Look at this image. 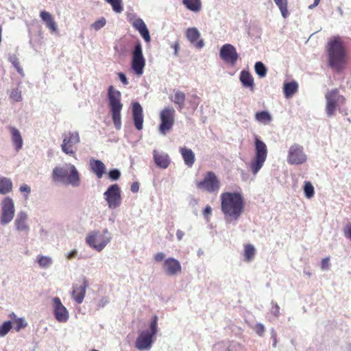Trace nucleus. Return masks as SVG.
<instances>
[{
	"mask_svg": "<svg viewBox=\"0 0 351 351\" xmlns=\"http://www.w3.org/2000/svg\"><path fill=\"white\" fill-rule=\"evenodd\" d=\"M162 269L168 276H177L182 272L180 263L176 258L169 257L164 260Z\"/></svg>",
	"mask_w": 351,
	"mask_h": 351,
	"instance_id": "nucleus-17",
	"label": "nucleus"
},
{
	"mask_svg": "<svg viewBox=\"0 0 351 351\" xmlns=\"http://www.w3.org/2000/svg\"><path fill=\"white\" fill-rule=\"evenodd\" d=\"M40 17L45 22L46 26L52 32H56L58 31V26L55 22L52 15L47 11H42L40 13Z\"/></svg>",
	"mask_w": 351,
	"mask_h": 351,
	"instance_id": "nucleus-27",
	"label": "nucleus"
},
{
	"mask_svg": "<svg viewBox=\"0 0 351 351\" xmlns=\"http://www.w3.org/2000/svg\"><path fill=\"white\" fill-rule=\"evenodd\" d=\"M183 4L191 11L197 12L201 10L200 0H182Z\"/></svg>",
	"mask_w": 351,
	"mask_h": 351,
	"instance_id": "nucleus-32",
	"label": "nucleus"
},
{
	"mask_svg": "<svg viewBox=\"0 0 351 351\" xmlns=\"http://www.w3.org/2000/svg\"><path fill=\"white\" fill-rule=\"evenodd\" d=\"M176 111L171 106L165 107L160 113L161 123L159 126L160 133L165 135L173 127L175 122Z\"/></svg>",
	"mask_w": 351,
	"mask_h": 351,
	"instance_id": "nucleus-12",
	"label": "nucleus"
},
{
	"mask_svg": "<svg viewBox=\"0 0 351 351\" xmlns=\"http://www.w3.org/2000/svg\"><path fill=\"white\" fill-rule=\"evenodd\" d=\"M109 178L112 180H117L119 178L121 173L118 169H112L108 173Z\"/></svg>",
	"mask_w": 351,
	"mask_h": 351,
	"instance_id": "nucleus-48",
	"label": "nucleus"
},
{
	"mask_svg": "<svg viewBox=\"0 0 351 351\" xmlns=\"http://www.w3.org/2000/svg\"><path fill=\"white\" fill-rule=\"evenodd\" d=\"M274 314L276 316H278L279 314H280V307H279V306L278 304H275L274 306Z\"/></svg>",
	"mask_w": 351,
	"mask_h": 351,
	"instance_id": "nucleus-59",
	"label": "nucleus"
},
{
	"mask_svg": "<svg viewBox=\"0 0 351 351\" xmlns=\"http://www.w3.org/2000/svg\"><path fill=\"white\" fill-rule=\"evenodd\" d=\"M108 302H109L108 298L106 297H103L102 298H101L99 300L98 304H97V307L98 308H104L107 304H108Z\"/></svg>",
	"mask_w": 351,
	"mask_h": 351,
	"instance_id": "nucleus-51",
	"label": "nucleus"
},
{
	"mask_svg": "<svg viewBox=\"0 0 351 351\" xmlns=\"http://www.w3.org/2000/svg\"><path fill=\"white\" fill-rule=\"evenodd\" d=\"M28 214L24 210L19 211L14 219V227L16 232L27 234L30 230L28 223Z\"/></svg>",
	"mask_w": 351,
	"mask_h": 351,
	"instance_id": "nucleus-18",
	"label": "nucleus"
},
{
	"mask_svg": "<svg viewBox=\"0 0 351 351\" xmlns=\"http://www.w3.org/2000/svg\"><path fill=\"white\" fill-rule=\"evenodd\" d=\"M132 117L136 128L138 130H142L143 123V108L138 102L132 104Z\"/></svg>",
	"mask_w": 351,
	"mask_h": 351,
	"instance_id": "nucleus-22",
	"label": "nucleus"
},
{
	"mask_svg": "<svg viewBox=\"0 0 351 351\" xmlns=\"http://www.w3.org/2000/svg\"><path fill=\"white\" fill-rule=\"evenodd\" d=\"M145 66V60L143 54L141 43L135 45L134 49L132 54V69L137 75L143 73V69Z\"/></svg>",
	"mask_w": 351,
	"mask_h": 351,
	"instance_id": "nucleus-13",
	"label": "nucleus"
},
{
	"mask_svg": "<svg viewBox=\"0 0 351 351\" xmlns=\"http://www.w3.org/2000/svg\"><path fill=\"white\" fill-rule=\"evenodd\" d=\"M110 4L112 5L113 10L117 13H121L123 10L122 0H113Z\"/></svg>",
	"mask_w": 351,
	"mask_h": 351,
	"instance_id": "nucleus-43",
	"label": "nucleus"
},
{
	"mask_svg": "<svg viewBox=\"0 0 351 351\" xmlns=\"http://www.w3.org/2000/svg\"><path fill=\"white\" fill-rule=\"evenodd\" d=\"M319 1H320V0H314V3L312 5H310L308 6V8L313 9V8H315V6H317L319 4Z\"/></svg>",
	"mask_w": 351,
	"mask_h": 351,
	"instance_id": "nucleus-60",
	"label": "nucleus"
},
{
	"mask_svg": "<svg viewBox=\"0 0 351 351\" xmlns=\"http://www.w3.org/2000/svg\"><path fill=\"white\" fill-rule=\"evenodd\" d=\"M195 184L198 189L209 193L215 191L218 187L217 178L215 174L211 171L205 173L203 180L196 181Z\"/></svg>",
	"mask_w": 351,
	"mask_h": 351,
	"instance_id": "nucleus-15",
	"label": "nucleus"
},
{
	"mask_svg": "<svg viewBox=\"0 0 351 351\" xmlns=\"http://www.w3.org/2000/svg\"><path fill=\"white\" fill-rule=\"evenodd\" d=\"M326 100V112L328 116L335 115L337 107L339 104L345 103V97L339 94L337 88H334L325 95Z\"/></svg>",
	"mask_w": 351,
	"mask_h": 351,
	"instance_id": "nucleus-11",
	"label": "nucleus"
},
{
	"mask_svg": "<svg viewBox=\"0 0 351 351\" xmlns=\"http://www.w3.org/2000/svg\"><path fill=\"white\" fill-rule=\"evenodd\" d=\"M307 160L302 146L298 144L292 145L288 152L287 162L290 165H301Z\"/></svg>",
	"mask_w": 351,
	"mask_h": 351,
	"instance_id": "nucleus-14",
	"label": "nucleus"
},
{
	"mask_svg": "<svg viewBox=\"0 0 351 351\" xmlns=\"http://www.w3.org/2000/svg\"><path fill=\"white\" fill-rule=\"evenodd\" d=\"M221 208L225 220L231 223L236 221L244 211L245 202L239 192L223 193L221 195Z\"/></svg>",
	"mask_w": 351,
	"mask_h": 351,
	"instance_id": "nucleus-1",
	"label": "nucleus"
},
{
	"mask_svg": "<svg viewBox=\"0 0 351 351\" xmlns=\"http://www.w3.org/2000/svg\"><path fill=\"white\" fill-rule=\"evenodd\" d=\"M88 287L87 280L84 279L83 282L80 285H73V291L71 293V295L73 299L77 303H82L86 291V288Z\"/></svg>",
	"mask_w": 351,
	"mask_h": 351,
	"instance_id": "nucleus-21",
	"label": "nucleus"
},
{
	"mask_svg": "<svg viewBox=\"0 0 351 351\" xmlns=\"http://www.w3.org/2000/svg\"><path fill=\"white\" fill-rule=\"evenodd\" d=\"M228 351H233V346L229 347Z\"/></svg>",
	"mask_w": 351,
	"mask_h": 351,
	"instance_id": "nucleus-64",
	"label": "nucleus"
},
{
	"mask_svg": "<svg viewBox=\"0 0 351 351\" xmlns=\"http://www.w3.org/2000/svg\"><path fill=\"white\" fill-rule=\"evenodd\" d=\"M107 95L114 127L117 130H119L121 128V111L123 108V104L121 101V92L114 89L113 86H110L108 89Z\"/></svg>",
	"mask_w": 351,
	"mask_h": 351,
	"instance_id": "nucleus-5",
	"label": "nucleus"
},
{
	"mask_svg": "<svg viewBox=\"0 0 351 351\" xmlns=\"http://www.w3.org/2000/svg\"><path fill=\"white\" fill-rule=\"evenodd\" d=\"M212 213V208L210 206H206L205 209L203 211V215L205 219L208 221L209 215H211Z\"/></svg>",
	"mask_w": 351,
	"mask_h": 351,
	"instance_id": "nucleus-54",
	"label": "nucleus"
},
{
	"mask_svg": "<svg viewBox=\"0 0 351 351\" xmlns=\"http://www.w3.org/2000/svg\"><path fill=\"white\" fill-rule=\"evenodd\" d=\"M13 184L10 178L0 175V194L5 195L12 191Z\"/></svg>",
	"mask_w": 351,
	"mask_h": 351,
	"instance_id": "nucleus-28",
	"label": "nucleus"
},
{
	"mask_svg": "<svg viewBox=\"0 0 351 351\" xmlns=\"http://www.w3.org/2000/svg\"><path fill=\"white\" fill-rule=\"evenodd\" d=\"M90 170L97 176L98 178H101L106 173V166L104 163L97 159H90Z\"/></svg>",
	"mask_w": 351,
	"mask_h": 351,
	"instance_id": "nucleus-24",
	"label": "nucleus"
},
{
	"mask_svg": "<svg viewBox=\"0 0 351 351\" xmlns=\"http://www.w3.org/2000/svg\"><path fill=\"white\" fill-rule=\"evenodd\" d=\"M77 254H78L77 250H73L71 252L67 253L66 254V257L67 259L71 260V259L75 258L77 256Z\"/></svg>",
	"mask_w": 351,
	"mask_h": 351,
	"instance_id": "nucleus-55",
	"label": "nucleus"
},
{
	"mask_svg": "<svg viewBox=\"0 0 351 351\" xmlns=\"http://www.w3.org/2000/svg\"><path fill=\"white\" fill-rule=\"evenodd\" d=\"M173 48H174V54L176 56H178V48H179V45L178 43H176L173 45Z\"/></svg>",
	"mask_w": 351,
	"mask_h": 351,
	"instance_id": "nucleus-61",
	"label": "nucleus"
},
{
	"mask_svg": "<svg viewBox=\"0 0 351 351\" xmlns=\"http://www.w3.org/2000/svg\"><path fill=\"white\" fill-rule=\"evenodd\" d=\"M154 258L156 262H161L165 260V254L164 252H158L154 255Z\"/></svg>",
	"mask_w": 351,
	"mask_h": 351,
	"instance_id": "nucleus-53",
	"label": "nucleus"
},
{
	"mask_svg": "<svg viewBox=\"0 0 351 351\" xmlns=\"http://www.w3.org/2000/svg\"><path fill=\"white\" fill-rule=\"evenodd\" d=\"M119 79L121 80V82L124 84V85H128V79L125 76V75L123 73H119Z\"/></svg>",
	"mask_w": 351,
	"mask_h": 351,
	"instance_id": "nucleus-56",
	"label": "nucleus"
},
{
	"mask_svg": "<svg viewBox=\"0 0 351 351\" xmlns=\"http://www.w3.org/2000/svg\"><path fill=\"white\" fill-rule=\"evenodd\" d=\"M10 132L13 145L15 147L16 151L19 152L22 149L23 145V141L21 132L14 127H10Z\"/></svg>",
	"mask_w": 351,
	"mask_h": 351,
	"instance_id": "nucleus-25",
	"label": "nucleus"
},
{
	"mask_svg": "<svg viewBox=\"0 0 351 351\" xmlns=\"http://www.w3.org/2000/svg\"><path fill=\"white\" fill-rule=\"evenodd\" d=\"M343 232L345 237L351 240V223L346 225V226L344 228Z\"/></svg>",
	"mask_w": 351,
	"mask_h": 351,
	"instance_id": "nucleus-50",
	"label": "nucleus"
},
{
	"mask_svg": "<svg viewBox=\"0 0 351 351\" xmlns=\"http://www.w3.org/2000/svg\"><path fill=\"white\" fill-rule=\"evenodd\" d=\"M221 58L226 63L233 66L236 64L239 55L233 45L226 44L221 47Z\"/></svg>",
	"mask_w": 351,
	"mask_h": 351,
	"instance_id": "nucleus-19",
	"label": "nucleus"
},
{
	"mask_svg": "<svg viewBox=\"0 0 351 351\" xmlns=\"http://www.w3.org/2000/svg\"><path fill=\"white\" fill-rule=\"evenodd\" d=\"M10 98L14 101H21V91L18 88L13 89L10 94Z\"/></svg>",
	"mask_w": 351,
	"mask_h": 351,
	"instance_id": "nucleus-45",
	"label": "nucleus"
},
{
	"mask_svg": "<svg viewBox=\"0 0 351 351\" xmlns=\"http://www.w3.org/2000/svg\"><path fill=\"white\" fill-rule=\"evenodd\" d=\"M180 153L184 160V164L189 167H191L195 161V154L191 149L186 147L180 148Z\"/></svg>",
	"mask_w": 351,
	"mask_h": 351,
	"instance_id": "nucleus-26",
	"label": "nucleus"
},
{
	"mask_svg": "<svg viewBox=\"0 0 351 351\" xmlns=\"http://www.w3.org/2000/svg\"><path fill=\"white\" fill-rule=\"evenodd\" d=\"M326 50L328 66L338 73L343 71L347 66L348 58L342 38L339 36L331 38Z\"/></svg>",
	"mask_w": 351,
	"mask_h": 351,
	"instance_id": "nucleus-2",
	"label": "nucleus"
},
{
	"mask_svg": "<svg viewBox=\"0 0 351 351\" xmlns=\"http://www.w3.org/2000/svg\"><path fill=\"white\" fill-rule=\"evenodd\" d=\"M10 62L13 64L16 71L21 75H23V71L21 66H20L19 59L16 55H10L9 56Z\"/></svg>",
	"mask_w": 351,
	"mask_h": 351,
	"instance_id": "nucleus-41",
	"label": "nucleus"
},
{
	"mask_svg": "<svg viewBox=\"0 0 351 351\" xmlns=\"http://www.w3.org/2000/svg\"><path fill=\"white\" fill-rule=\"evenodd\" d=\"M304 191L307 198H311L314 195V187L310 182H304Z\"/></svg>",
	"mask_w": 351,
	"mask_h": 351,
	"instance_id": "nucleus-40",
	"label": "nucleus"
},
{
	"mask_svg": "<svg viewBox=\"0 0 351 351\" xmlns=\"http://www.w3.org/2000/svg\"><path fill=\"white\" fill-rule=\"evenodd\" d=\"M174 95L169 97L170 100L174 104L178 105L179 110H181L184 106V101L186 99V95L184 93L179 90H174Z\"/></svg>",
	"mask_w": 351,
	"mask_h": 351,
	"instance_id": "nucleus-29",
	"label": "nucleus"
},
{
	"mask_svg": "<svg viewBox=\"0 0 351 351\" xmlns=\"http://www.w3.org/2000/svg\"><path fill=\"white\" fill-rule=\"evenodd\" d=\"M202 254H203V251L199 249L198 251H197V255L199 256H201Z\"/></svg>",
	"mask_w": 351,
	"mask_h": 351,
	"instance_id": "nucleus-62",
	"label": "nucleus"
},
{
	"mask_svg": "<svg viewBox=\"0 0 351 351\" xmlns=\"http://www.w3.org/2000/svg\"><path fill=\"white\" fill-rule=\"evenodd\" d=\"M51 178L56 184L69 185L74 188L79 187L81 184L80 174L71 163L56 166L53 169Z\"/></svg>",
	"mask_w": 351,
	"mask_h": 351,
	"instance_id": "nucleus-3",
	"label": "nucleus"
},
{
	"mask_svg": "<svg viewBox=\"0 0 351 351\" xmlns=\"http://www.w3.org/2000/svg\"><path fill=\"white\" fill-rule=\"evenodd\" d=\"M254 330H255L256 333L257 335H258L259 336H263L265 331V326L262 324H260V323L256 324L254 326Z\"/></svg>",
	"mask_w": 351,
	"mask_h": 351,
	"instance_id": "nucleus-47",
	"label": "nucleus"
},
{
	"mask_svg": "<svg viewBox=\"0 0 351 351\" xmlns=\"http://www.w3.org/2000/svg\"><path fill=\"white\" fill-rule=\"evenodd\" d=\"M15 215L14 202L10 196H5L0 202V224L7 226Z\"/></svg>",
	"mask_w": 351,
	"mask_h": 351,
	"instance_id": "nucleus-8",
	"label": "nucleus"
},
{
	"mask_svg": "<svg viewBox=\"0 0 351 351\" xmlns=\"http://www.w3.org/2000/svg\"><path fill=\"white\" fill-rule=\"evenodd\" d=\"M199 36L200 34L197 28H189L186 31L187 38L197 49H201L204 46L203 40H199Z\"/></svg>",
	"mask_w": 351,
	"mask_h": 351,
	"instance_id": "nucleus-23",
	"label": "nucleus"
},
{
	"mask_svg": "<svg viewBox=\"0 0 351 351\" xmlns=\"http://www.w3.org/2000/svg\"><path fill=\"white\" fill-rule=\"evenodd\" d=\"M255 155L250 164V171L256 175L263 167L267 157V147L266 144L257 136L254 138Z\"/></svg>",
	"mask_w": 351,
	"mask_h": 351,
	"instance_id": "nucleus-7",
	"label": "nucleus"
},
{
	"mask_svg": "<svg viewBox=\"0 0 351 351\" xmlns=\"http://www.w3.org/2000/svg\"><path fill=\"white\" fill-rule=\"evenodd\" d=\"M184 236V232L181 230H177L176 237L178 241H181Z\"/></svg>",
	"mask_w": 351,
	"mask_h": 351,
	"instance_id": "nucleus-57",
	"label": "nucleus"
},
{
	"mask_svg": "<svg viewBox=\"0 0 351 351\" xmlns=\"http://www.w3.org/2000/svg\"><path fill=\"white\" fill-rule=\"evenodd\" d=\"M53 313L56 319L60 323H66L69 319V312L58 297L52 299Z\"/></svg>",
	"mask_w": 351,
	"mask_h": 351,
	"instance_id": "nucleus-16",
	"label": "nucleus"
},
{
	"mask_svg": "<svg viewBox=\"0 0 351 351\" xmlns=\"http://www.w3.org/2000/svg\"><path fill=\"white\" fill-rule=\"evenodd\" d=\"M153 159L156 165L162 169H167L171 163V158L169 154L157 149L153 150Z\"/></svg>",
	"mask_w": 351,
	"mask_h": 351,
	"instance_id": "nucleus-20",
	"label": "nucleus"
},
{
	"mask_svg": "<svg viewBox=\"0 0 351 351\" xmlns=\"http://www.w3.org/2000/svg\"><path fill=\"white\" fill-rule=\"evenodd\" d=\"M133 27L138 31V32L143 29L147 28V26L143 19L138 18L135 19L132 23Z\"/></svg>",
	"mask_w": 351,
	"mask_h": 351,
	"instance_id": "nucleus-42",
	"label": "nucleus"
},
{
	"mask_svg": "<svg viewBox=\"0 0 351 351\" xmlns=\"http://www.w3.org/2000/svg\"><path fill=\"white\" fill-rule=\"evenodd\" d=\"M104 198L106 200L109 209L114 210L119 208L122 202L121 191L117 184L108 186L104 193Z\"/></svg>",
	"mask_w": 351,
	"mask_h": 351,
	"instance_id": "nucleus-10",
	"label": "nucleus"
},
{
	"mask_svg": "<svg viewBox=\"0 0 351 351\" xmlns=\"http://www.w3.org/2000/svg\"><path fill=\"white\" fill-rule=\"evenodd\" d=\"M12 327V322L10 321L4 322L0 325V337H5Z\"/></svg>",
	"mask_w": 351,
	"mask_h": 351,
	"instance_id": "nucleus-38",
	"label": "nucleus"
},
{
	"mask_svg": "<svg viewBox=\"0 0 351 351\" xmlns=\"http://www.w3.org/2000/svg\"><path fill=\"white\" fill-rule=\"evenodd\" d=\"M112 239V233L106 228L102 231L99 230L90 231L86 234L85 241L91 249L100 252L111 242Z\"/></svg>",
	"mask_w": 351,
	"mask_h": 351,
	"instance_id": "nucleus-4",
	"label": "nucleus"
},
{
	"mask_svg": "<svg viewBox=\"0 0 351 351\" xmlns=\"http://www.w3.org/2000/svg\"><path fill=\"white\" fill-rule=\"evenodd\" d=\"M106 23V21L104 17H101L99 20L96 21L91 25V27L96 31L102 28Z\"/></svg>",
	"mask_w": 351,
	"mask_h": 351,
	"instance_id": "nucleus-44",
	"label": "nucleus"
},
{
	"mask_svg": "<svg viewBox=\"0 0 351 351\" xmlns=\"http://www.w3.org/2000/svg\"><path fill=\"white\" fill-rule=\"evenodd\" d=\"M61 149L66 154L73 156L77 151V145L80 142L79 132L77 131L64 132L62 135Z\"/></svg>",
	"mask_w": 351,
	"mask_h": 351,
	"instance_id": "nucleus-9",
	"label": "nucleus"
},
{
	"mask_svg": "<svg viewBox=\"0 0 351 351\" xmlns=\"http://www.w3.org/2000/svg\"><path fill=\"white\" fill-rule=\"evenodd\" d=\"M329 260L330 259L328 257H326V258H324L322 259V263H321V267L323 270H326L329 268V266H330Z\"/></svg>",
	"mask_w": 351,
	"mask_h": 351,
	"instance_id": "nucleus-52",
	"label": "nucleus"
},
{
	"mask_svg": "<svg viewBox=\"0 0 351 351\" xmlns=\"http://www.w3.org/2000/svg\"><path fill=\"white\" fill-rule=\"evenodd\" d=\"M255 119L260 123L268 124L271 122L272 117L267 111H261L256 113Z\"/></svg>",
	"mask_w": 351,
	"mask_h": 351,
	"instance_id": "nucleus-34",
	"label": "nucleus"
},
{
	"mask_svg": "<svg viewBox=\"0 0 351 351\" xmlns=\"http://www.w3.org/2000/svg\"><path fill=\"white\" fill-rule=\"evenodd\" d=\"M139 189V185H138V182H133L132 184L131 185V191L133 193H136L138 192Z\"/></svg>",
	"mask_w": 351,
	"mask_h": 351,
	"instance_id": "nucleus-58",
	"label": "nucleus"
},
{
	"mask_svg": "<svg viewBox=\"0 0 351 351\" xmlns=\"http://www.w3.org/2000/svg\"><path fill=\"white\" fill-rule=\"evenodd\" d=\"M256 250L252 244H246L244 246V257L247 262L251 261L255 255Z\"/></svg>",
	"mask_w": 351,
	"mask_h": 351,
	"instance_id": "nucleus-35",
	"label": "nucleus"
},
{
	"mask_svg": "<svg viewBox=\"0 0 351 351\" xmlns=\"http://www.w3.org/2000/svg\"><path fill=\"white\" fill-rule=\"evenodd\" d=\"M10 317H11V318H16V315H15L14 313H12L10 315Z\"/></svg>",
	"mask_w": 351,
	"mask_h": 351,
	"instance_id": "nucleus-63",
	"label": "nucleus"
},
{
	"mask_svg": "<svg viewBox=\"0 0 351 351\" xmlns=\"http://www.w3.org/2000/svg\"><path fill=\"white\" fill-rule=\"evenodd\" d=\"M276 4L279 8L281 14L284 18H286L288 15L287 10V0H274Z\"/></svg>",
	"mask_w": 351,
	"mask_h": 351,
	"instance_id": "nucleus-36",
	"label": "nucleus"
},
{
	"mask_svg": "<svg viewBox=\"0 0 351 351\" xmlns=\"http://www.w3.org/2000/svg\"><path fill=\"white\" fill-rule=\"evenodd\" d=\"M240 80L243 86L245 88H254V79L251 74L246 71H242L240 75Z\"/></svg>",
	"mask_w": 351,
	"mask_h": 351,
	"instance_id": "nucleus-30",
	"label": "nucleus"
},
{
	"mask_svg": "<svg viewBox=\"0 0 351 351\" xmlns=\"http://www.w3.org/2000/svg\"><path fill=\"white\" fill-rule=\"evenodd\" d=\"M27 324L25 319L23 317L16 318L14 322V328L16 331L19 332L22 328H24L27 326Z\"/></svg>",
	"mask_w": 351,
	"mask_h": 351,
	"instance_id": "nucleus-39",
	"label": "nucleus"
},
{
	"mask_svg": "<svg viewBox=\"0 0 351 351\" xmlns=\"http://www.w3.org/2000/svg\"><path fill=\"white\" fill-rule=\"evenodd\" d=\"M139 34H141V36L143 38V39L147 43H149L150 42L151 38H150L149 32L147 27L145 28V29H143V30L140 31Z\"/></svg>",
	"mask_w": 351,
	"mask_h": 351,
	"instance_id": "nucleus-49",
	"label": "nucleus"
},
{
	"mask_svg": "<svg viewBox=\"0 0 351 351\" xmlns=\"http://www.w3.org/2000/svg\"><path fill=\"white\" fill-rule=\"evenodd\" d=\"M158 332V317L155 315L149 324V330L139 332L135 341V347L141 350H149Z\"/></svg>",
	"mask_w": 351,
	"mask_h": 351,
	"instance_id": "nucleus-6",
	"label": "nucleus"
},
{
	"mask_svg": "<svg viewBox=\"0 0 351 351\" xmlns=\"http://www.w3.org/2000/svg\"><path fill=\"white\" fill-rule=\"evenodd\" d=\"M298 88L295 82L286 83L284 85V93L287 98L292 97L297 91Z\"/></svg>",
	"mask_w": 351,
	"mask_h": 351,
	"instance_id": "nucleus-31",
	"label": "nucleus"
},
{
	"mask_svg": "<svg viewBox=\"0 0 351 351\" xmlns=\"http://www.w3.org/2000/svg\"><path fill=\"white\" fill-rule=\"evenodd\" d=\"M19 191L23 194L24 198L27 199L31 193V188L29 185L23 184L19 187Z\"/></svg>",
	"mask_w": 351,
	"mask_h": 351,
	"instance_id": "nucleus-46",
	"label": "nucleus"
},
{
	"mask_svg": "<svg viewBox=\"0 0 351 351\" xmlns=\"http://www.w3.org/2000/svg\"><path fill=\"white\" fill-rule=\"evenodd\" d=\"M254 69H255V71H256V74L259 77H263L266 75L267 69H266L265 66L264 65V64L262 63L261 62H257L255 64Z\"/></svg>",
	"mask_w": 351,
	"mask_h": 351,
	"instance_id": "nucleus-37",
	"label": "nucleus"
},
{
	"mask_svg": "<svg viewBox=\"0 0 351 351\" xmlns=\"http://www.w3.org/2000/svg\"><path fill=\"white\" fill-rule=\"evenodd\" d=\"M36 262L41 268H49L53 263L51 257L48 256L38 255L36 258Z\"/></svg>",
	"mask_w": 351,
	"mask_h": 351,
	"instance_id": "nucleus-33",
	"label": "nucleus"
}]
</instances>
